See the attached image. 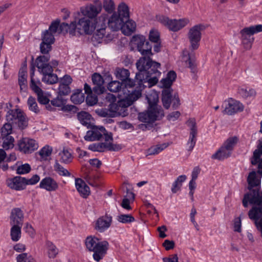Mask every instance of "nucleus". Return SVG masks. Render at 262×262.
I'll list each match as a JSON object with an SVG mask.
<instances>
[{"mask_svg":"<svg viewBox=\"0 0 262 262\" xmlns=\"http://www.w3.org/2000/svg\"><path fill=\"white\" fill-rule=\"evenodd\" d=\"M17 262H36L32 256L27 253L19 254L16 257Z\"/></svg>","mask_w":262,"mask_h":262,"instance_id":"obj_54","label":"nucleus"},{"mask_svg":"<svg viewBox=\"0 0 262 262\" xmlns=\"http://www.w3.org/2000/svg\"><path fill=\"white\" fill-rule=\"evenodd\" d=\"M125 20L123 19L116 12H114L107 19V25L113 31L121 29Z\"/></svg>","mask_w":262,"mask_h":262,"instance_id":"obj_20","label":"nucleus"},{"mask_svg":"<svg viewBox=\"0 0 262 262\" xmlns=\"http://www.w3.org/2000/svg\"><path fill=\"white\" fill-rule=\"evenodd\" d=\"M104 8L105 10L107 13L113 12L115 9V5L113 0H103L102 4V8Z\"/></svg>","mask_w":262,"mask_h":262,"instance_id":"obj_61","label":"nucleus"},{"mask_svg":"<svg viewBox=\"0 0 262 262\" xmlns=\"http://www.w3.org/2000/svg\"><path fill=\"white\" fill-rule=\"evenodd\" d=\"M75 186L78 192L83 197H86L90 194V188L82 179H75Z\"/></svg>","mask_w":262,"mask_h":262,"instance_id":"obj_25","label":"nucleus"},{"mask_svg":"<svg viewBox=\"0 0 262 262\" xmlns=\"http://www.w3.org/2000/svg\"><path fill=\"white\" fill-rule=\"evenodd\" d=\"M78 23L76 21H72L70 24L63 23L60 26L61 32L63 33L69 32L72 36L76 35L77 33Z\"/></svg>","mask_w":262,"mask_h":262,"instance_id":"obj_26","label":"nucleus"},{"mask_svg":"<svg viewBox=\"0 0 262 262\" xmlns=\"http://www.w3.org/2000/svg\"><path fill=\"white\" fill-rule=\"evenodd\" d=\"M116 76L117 78L124 82L129 77V72L128 70L125 69H119L116 71Z\"/></svg>","mask_w":262,"mask_h":262,"instance_id":"obj_56","label":"nucleus"},{"mask_svg":"<svg viewBox=\"0 0 262 262\" xmlns=\"http://www.w3.org/2000/svg\"><path fill=\"white\" fill-rule=\"evenodd\" d=\"M169 146L168 143H164L151 146L147 150L149 155H157Z\"/></svg>","mask_w":262,"mask_h":262,"instance_id":"obj_37","label":"nucleus"},{"mask_svg":"<svg viewBox=\"0 0 262 262\" xmlns=\"http://www.w3.org/2000/svg\"><path fill=\"white\" fill-rule=\"evenodd\" d=\"M150 57H141L136 63L139 72L136 74V78L137 80H139L138 84L140 88L143 82H148L149 87L156 84L161 74L159 71L160 63L152 60Z\"/></svg>","mask_w":262,"mask_h":262,"instance_id":"obj_1","label":"nucleus"},{"mask_svg":"<svg viewBox=\"0 0 262 262\" xmlns=\"http://www.w3.org/2000/svg\"><path fill=\"white\" fill-rule=\"evenodd\" d=\"M42 42L44 43H53L54 42V36L53 34L48 30L45 31L42 34Z\"/></svg>","mask_w":262,"mask_h":262,"instance_id":"obj_57","label":"nucleus"},{"mask_svg":"<svg viewBox=\"0 0 262 262\" xmlns=\"http://www.w3.org/2000/svg\"><path fill=\"white\" fill-rule=\"evenodd\" d=\"M151 48L152 46L149 42L148 41H146V42L141 47V49L143 50V51H141L140 49H138V51L143 56H151L152 55Z\"/></svg>","mask_w":262,"mask_h":262,"instance_id":"obj_48","label":"nucleus"},{"mask_svg":"<svg viewBox=\"0 0 262 262\" xmlns=\"http://www.w3.org/2000/svg\"><path fill=\"white\" fill-rule=\"evenodd\" d=\"M186 124L190 128V135L188 141L187 143L188 151H192L196 142L197 129L196 127L195 120L194 119H189Z\"/></svg>","mask_w":262,"mask_h":262,"instance_id":"obj_16","label":"nucleus"},{"mask_svg":"<svg viewBox=\"0 0 262 262\" xmlns=\"http://www.w3.org/2000/svg\"><path fill=\"white\" fill-rule=\"evenodd\" d=\"M77 118L79 122L84 126L89 128L92 124V116L87 112H81L77 114Z\"/></svg>","mask_w":262,"mask_h":262,"instance_id":"obj_29","label":"nucleus"},{"mask_svg":"<svg viewBox=\"0 0 262 262\" xmlns=\"http://www.w3.org/2000/svg\"><path fill=\"white\" fill-rule=\"evenodd\" d=\"M248 215L251 220L254 221V223L257 229L260 232L262 237V218L259 219L260 216V210L257 209L256 207H253L249 211Z\"/></svg>","mask_w":262,"mask_h":262,"instance_id":"obj_21","label":"nucleus"},{"mask_svg":"<svg viewBox=\"0 0 262 262\" xmlns=\"http://www.w3.org/2000/svg\"><path fill=\"white\" fill-rule=\"evenodd\" d=\"M97 114L102 117H115L116 112L110 111L108 109L101 108L96 111Z\"/></svg>","mask_w":262,"mask_h":262,"instance_id":"obj_59","label":"nucleus"},{"mask_svg":"<svg viewBox=\"0 0 262 262\" xmlns=\"http://www.w3.org/2000/svg\"><path fill=\"white\" fill-rule=\"evenodd\" d=\"M164 116V111L160 105H152L148 106L146 111L139 113L138 119L143 122L152 123L162 119Z\"/></svg>","mask_w":262,"mask_h":262,"instance_id":"obj_5","label":"nucleus"},{"mask_svg":"<svg viewBox=\"0 0 262 262\" xmlns=\"http://www.w3.org/2000/svg\"><path fill=\"white\" fill-rule=\"evenodd\" d=\"M4 124L1 128V137L11 136L10 135L12 132V126L11 122Z\"/></svg>","mask_w":262,"mask_h":262,"instance_id":"obj_58","label":"nucleus"},{"mask_svg":"<svg viewBox=\"0 0 262 262\" xmlns=\"http://www.w3.org/2000/svg\"><path fill=\"white\" fill-rule=\"evenodd\" d=\"M38 102L42 104H47L49 102V99L47 94L42 90L36 94Z\"/></svg>","mask_w":262,"mask_h":262,"instance_id":"obj_64","label":"nucleus"},{"mask_svg":"<svg viewBox=\"0 0 262 262\" xmlns=\"http://www.w3.org/2000/svg\"><path fill=\"white\" fill-rule=\"evenodd\" d=\"M34 70L35 67H32L31 69V83H30V88L32 90V91L36 94L42 90L40 89V86L41 83L39 80L35 81L33 78V76L34 75Z\"/></svg>","mask_w":262,"mask_h":262,"instance_id":"obj_35","label":"nucleus"},{"mask_svg":"<svg viewBox=\"0 0 262 262\" xmlns=\"http://www.w3.org/2000/svg\"><path fill=\"white\" fill-rule=\"evenodd\" d=\"M6 185L10 189L16 191H21L26 189L25 178L15 176L8 178L6 180Z\"/></svg>","mask_w":262,"mask_h":262,"instance_id":"obj_18","label":"nucleus"},{"mask_svg":"<svg viewBox=\"0 0 262 262\" xmlns=\"http://www.w3.org/2000/svg\"><path fill=\"white\" fill-rule=\"evenodd\" d=\"M231 153V151L222 145L215 153L212 155L211 158L214 159L223 160L229 157Z\"/></svg>","mask_w":262,"mask_h":262,"instance_id":"obj_28","label":"nucleus"},{"mask_svg":"<svg viewBox=\"0 0 262 262\" xmlns=\"http://www.w3.org/2000/svg\"><path fill=\"white\" fill-rule=\"evenodd\" d=\"M238 142V138L236 136H232L228 138L223 144V145L231 152Z\"/></svg>","mask_w":262,"mask_h":262,"instance_id":"obj_42","label":"nucleus"},{"mask_svg":"<svg viewBox=\"0 0 262 262\" xmlns=\"http://www.w3.org/2000/svg\"><path fill=\"white\" fill-rule=\"evenodd\" d=\"M177 77L176 73L171 71L169 72L165 78H163L160 81V86L164 88V89H171V85L174 81H175Z\"/></svg>","mask_w":262,"mask_h":262,"instance_id":"obj_27","label":"nucleus"},{"mask_svg":"<svg viewBox=\"0 0 262 262\" xmlns=\"http://www.w3.org/2000/svg\"><path fill=\"white\" fill-rule=\"evenodd\" d=\"M157 19L161 24L173 32H177L181 30L190 23L189 19L187 17L178 19H170L167 16L162 15L158 17Z\"/></svg>","mask_w":262,"mask_h":262,"instance_id":"obj_6","label":"nucleus"},{"mask_svg":"<svg viewBox=\"0 0 262 262\" xmlns=\"http://www.w3.org/2000/svg\"><path fill=\"white\" fill-rule=\"evenodd\" d=\"M40 188L46 190L48 192L56 191L59 188L58 182L51 177H46L42 179L39 183Z\"/></svg>","mask_w":262,"mask_h":262,"instance_id":"obj_19","label":"nucleus"},{"mask_svg":"<svg viewBox=\"0 0 262 262\" xmlns=\"http://www.w3.org/2000/svg\"><path fill=\"white\" fill-rule=\"evenodd\" d=\"M17 145L19 150L25 154L32 153L39 147L36 140L28 138H23L19 140Z\"/></svg>","mask_w":262,"mask_h":262,"instance_id":"obj_11","label":"nucleus"},{"mask_svg":"<svg viewBox=\"0 0 262 262\" xmlns=\"http://www.w3.org/2000/svg\"><path fill=\"white\" fill-rule=\"evenodd\" d=\"M108 15L102 13L100 15L92 19L93 26L95 28L94 35L98 39H103L107 35Z\"/></svg>","mask_w":262,"mask_h":262,"instance_id":"obj_7","label":"nucleus"},{"mask_svg":"<svg viewBox=\"0 0 262 262\" xmlns=\"http://www.w3.org/2000/svg\"><path fill=\"white\" fill-rule=\"evenodd\" d=\"M182 62L184 66L190 69L192 72H195L196 66L195 60L194 58L191 57L189 54L182 57Z\"/></svg>","mask_w":262,"mask_h":262,"instance_id":"obj_34","label":"nucleus"},{"mask_svg":"<svg viewBox=\"0 0 262 262\" xmlns=\"http://www.w3.org/2000/svg\"><path fill=\"white\" fill-rule=\"evenodd\" d=\"M59 161L63 163L68 164L73 159L72 154L70 150L67 148H63L58 154Z\"/></svg>","mask_w":262,"mask_h":262,"instance_id":"obj_32","label":"nucleus"},{"mask_svg":"<svg viewBox=\"0 0 262 262\" xmlns=\"http://www.w3.org/2000/svg\"><path fill=\"white\" fill-rule=\"evenodd\" d=\"M85 245L89 251L94 252L93 257L97 262L103 258L109 246L107 241H101L94 236H88L85 240Z\"/></svg>","mask_w":262,"mask_h":262,"instance_id":"obj_3","label":"nucleus"},{"mask_svg":"<svg viewBox=\"0 0 262 262\" xmlns=\"http://www.w3.org/2000/svg\"><path fill=\"white\" fill-rule=\"evenodd\" d=\"M77 33L80 35H91L95 31L93 27L92 19L88 17H82L77 21Z\"/></svg>","mask_w":262,"mask_h":262,"instance_id":"obj_12","label":"nucleus"},{"mask_svg":"<svg viewBox=\"0 0 262 262\" xmlns=\"http://www.w3.org/2000/svg\"><path fill=\"white\" fill-rule=\"evenodd\" d=\"M116 220L123 224H129L135 221V218L131 214H121L117 216Z\"/></svg>","mask_w":262,"mask_h":262,"instance_id":"obj_49","label":"nucleus"},{"mask_svg":"<svg viewBox=\"0 0 262 262\" xmlns=\"http://www.w3.org/2000/svg\"><path fill=\"white\" fill-rule=\"evenodd\" d=\"M112 217L110 216H104L99 218L96 223L95 229L100 232H104L111 226Z\"/></svg>","mask_w":262,"mask_h":262,"instance_id":"obj_23","label":"nucleus"},{"mask_svg":"<svg viewBox=\"0 0 262 262\" xmlns=\"http://www.w3.org/2000/svg\"><path fill=\"white\" fill-rule=\"evenodd\" d=\"M31 167L28 163L18 165L16 169V173L18 174H25L30 172Z\"/></svg>","mask_w":262,"mask_h":262,"instance_id":"obj_55","label":"nucleus"},{"mask_svg":"<svg viewBox=\"0 0 262 262\" xmlns=\"http://www.w3.org/2000/svg\"><path fill=\"white\" fill-rule=\"evenodd\" d=\"M238 94L243 98L253 97L256 95V92L253 89L240 88L238 89Z\"/></svg>","mask_w":262,"mask_h":262,"instance_id":"obj_45","label":"nucleus"},{"mask_svg":"<svg viewBox=\"0 0 262 262\" xmlns=\"http://www.w3.org/2000/svg\"><path fill=\"white\" fill-rule=\"evenodd\" d=\"M261 32H262V25L259 24L245 27L241 30L240 34H244L252 36L254 34Z\"/></svg>","mask_w":262,"mask_h":262,"instance_id":"obj_31","label":"nucleus"},{"mask_svg":"<svg viewBox=\"0 0 262 262\" xmlns=\"http://www.w3.org/2000/svg\"><path fill=\"white\" fill-rule=\"evenodd\" d=\"M71 100L75 104H80L84 100V94L81 91L75 92L71 96Z\"/></svg>","mask_w":262,"mask_h":262,"instance_id":"obj_50","label":"nucleus"},{"mask_svg":"<svg viewBox=\"0 0 262 262\" xmlns=\"http://www.w3.org/2000/svg\"><path fill=\"white\" fill-rule=\"evenodd\" d=\"M136 29V23L132 20H128L122 25L121 30L125 35H129L134 32Z\"/></svg>","mask_w":262,"mask_h":262,"instance_id":"obj_30","label":"nucleus"},{"mask_svg":"<svg viewBox=\"0 0 262 262\" xmlns=\"http://www.w3.org/2000/svg\"><path fill=\"white\" fill-rule=\"evenodd\" d=\"M206 29L202 24L195 25L191 27L187 33V38L190 43V48L195 50L198 49L202 38L201 32Z\"/></svg>","mask_w":262,"mask_h":262,"instance_id":"obj_8","label":"nucleus"},{"mask_svg":"<svg viewBox=\"0 0 262 262\" xmlns=\"http://www.w3.org/2000/svg\"><path fill=\"white\" fill-rule=\"evenodd\" d=\"M10 230V236L11 239L14 242H17L19 240L21 234V227L20 225H11Z\"/></svg>","mask_w":262,"mask_h":262,"instance_id":"obj_36","label":"nucleus"},{"mask_svg":"<svg viewBox=\"0 0 262 262\" xmlns=\"http://www.w3.org/2000/svg\"><path fill=\"white\" fill-rule=\"evenodd\" d=\"M242 43L243 45L244 48L246 50H250L254 41V38L250 35L241 34Z\"/></svg>","mask_w":262,"mask_h":262,"instance_id":"obj_46","label":"nucleus"},{"mask_svg":"<svg viewBox=\"0 0 262 262\" xmlns=\"http://www.w3.org/2000/svg\"><path fill=\"white\" fill-rule=\"evenodd\" d=\"M123 92L124 96H122L121 94L119 95L121 98L118 104L112 103L109 105L108 110L112 112H116L115 117L120 115L119 111L120 107H126L131 105L135 101L137 100L141 96V92L139 90L130 91L124 88Z\"/></svg>","mask_w":262,"mask_h":262,"instance_id":"obj_4","label":"nucleus"},{"mask_svg":"<svg viewBox=\"0 0 262 262\" xmlns=\"http://www.w3.org/2000/svg\"><path fill=\"white\" fill-rule=\"evenodd\" d=\"M122 83L117 80L110 82L107 86L109 91L112 92H117L121 88Z\"/></svg>","mask_w":262,"mask_h":262,"instance_id":"obj_60","label":"nucleus"},{"mask_svg":"<svg viewBox=\"0 0 262 262\" xmlns=\"http://www.w3.org/2000/svg\"><path fill=\"white\" fill-rule=\"evenodd\" d=\"M110 145L109 143H95L89 145L88 148L93 151L103 152L109 148Z\"/></svg>","mask_w":262,"mask_h":262,"instance_id":"obj_40","label":"nucleus"},{"mask_svg":"<svg viewBox=\"0 0 262 262\" xmlns=\"http://www.w3.org/2000/svg\"><path fill=\"white\" fill-rule=\"evenodd\" d=\"M54 169L60 176H71V173L67 169L61 166L57 161L55 162L54 165Z\"/></svg>","mask_w":262,"mask_h":262,"instance_id":"obj_47","label":"nucleus"},{"mask_svg":"<svg viewBox=\"0 0 262 262\" xmlns=\"http://www.w3.org/2000/svg\"><path fill=\"white\" fill-rule=\"evenodd\" d=\"M258 177L255 171H252L249 174L247 178L248 189L250 191L249 193L245 194L243 200V204L245 207H247L248 203L259 205L262 203V190L259 191V186L261 182V178Z\"/></svg>","mask_w":262,"mask_h":262,"instance_id":"obj_2","label":"nucleus"},{"mask_svg":"<svg viewBox=\"0 0 262 262\" xmlns=\"http://www.w3.org/2000/svg\"><path fill=\"white\" fill-rule=\"evenodd\" d=\"M52 151V149L49 146H45L42 148L39 151V155L42 159H46L48 157L50 156Z\"/></svg>","mask_w":262,"mask_h":262,"instance_id":"obj_62","label":"nucleus"},{"mask_svg":"<svg viewBox=\"0 0 262 262\" xmlns=\"http://www.w3.org/2000/svg\"><path fill=\"white\" fill-rule=\"evenodd\" d=\"M0 140L3 141L2 146L5 150L12 148L14 147V139L12 136L1 137Z\"/></svg>","mask_w":262,"mask_h":262,"instance_id":"obj_44","label":"nucleus"},{"mask_svg":"<svg viewBox=\"0 0 262 262\" xmlns=\"http://www.w3.org/2000/svg\"><path fill=\"white\" fill-rule=\"evenodd\" d=\"M257 148L251 158V163L252 165L257 166L258 172L262 175V137L257 141Z\"/></svg>","mask_w":262,"mask_h":262,"instance_id":"obj_17","label":"nucleus"},{"mask_svg":"<svg viewBox=\"0 0 262 262\" xmlns=\"http://www.w3.org/2000/svg\"><path fill=\"white\" fill-rule=\"evenodd\" d=\"M90 130L87 131L84 137L85 140L88 141H98L102 137L105 133V128L102 126L92 125Z\"/></svg>","mask_w":262,"mask_h":262,"instance_id":"obj_13","label":"nucleus"},{"mask_svg":"<svg viewBox=\"0 0 262 262\" xmlns=\"http://www.w3.org/2000/svg\"><path fill=\"white\" fill-rule=\"evenodd\" d=\"M102 10V3L100 0H94L93 3L88 4L80 9L83 15L92 19L98 16Z\"/></svg>","mask_w":262,"mask_h":262,"instance_id":"obj_9","label":"nucleus"},{"mask_svg":"<svg viewBox=\"0 0 262 262\" xmlns=\"http://www.w3.org/2000/svg\"><path fill=\"white\" fill-rule=\"evenodd\" d=\"M27 75L26 71L24 70H20L18 75V83L21 91L26 92L27 90Z\"/></svg>","mask_w":262,"mask_h":262,"instance_id":"obj_38","label":"nucleus"},{"mask_svg":"<svg viewBox=\"0 0 262 262\" xmlns=\"http://www.w3.org/2000/svg\"><path fill=\"white\" fill-rule=\"evenodd\" d=\"M49 59L50 56L48 55L40 56L36 58V67L43 76L53 72L52 67L48 63Z\"/></svg>","mask_w":262,"mask_h":262,"instance_id":"obj_14","label":"nucleus"},{"mask_svg":"<svg viewBox=\"0 0 262 262\" xmlns=\"http://www.w3.org/2000/svg\"><path fill=\"white\" fill-rule=\"evenodd\" d=\"M24 219V214L20 209L16 208L12 210L10 216V224L11 225L22 226Z\"/></svg>","mask_w":262,"mask_h":262,"instance_id":"obj_22","label":"nucleus"},{"mask_svg":"<svg viewBox=\"0 0 262 262\" xmlns=\"http://www.w3.org/2000/svg\"><path fill=\"white\" fill-rule=\"evenodd\" d=\"M42 81L48 84H54L58 82V78L57 76L52 72L43 75Z\"/></svg>","mask_w":262,"mask_h":262,"instance_id":"obj_52","label":"nucleus"},{"mask_svg":"<svg viewBox=\"0 0 262 262\" xmlns=\"http://www.w3.org/2000/svg\"><path fill=\"white\" fill-rule=\"evenodd\" d=\"M146 99L148 103V106L158 105L159 95L156 91L150 90L146 95Z\"/></svg>","mask_w":262,"mask_h":262,"instance_id":"obj_39","label":"nucleus"},{"mask_svg":"<svg viewBox=\"0 0 262 262\" xmlns=\"http://www.w3.org/2000/svg\"><path fill=\"white\" fill-rule=\"evenodd\" d=\"M46 245L49 257L50 258H55L58 253L57 248L52 242L50 241H47Z\"/></svg>","mask_w":262,"mask_h":262,"instance_id":"obj_43","label":"nucleus"},{"mask_svg":"<svg viewBox=\"0 0 262 262\" xmlns=\"http://www.w3.org/2000/svg\"><path fill=\"white\" fill-rule=\"evenodd\" d=\"M171 89H163L162 91V102L163 106L168 109L170 105L171 101Z\"/></svg>","mask_w":262,"mask_h":262,"instance_id":"obj_33","label":"nucleus"},{"mask_svg":"<svg viewBox=\"0 0 262 262\" xmlns=\"http://www.w3.org/2000/svg\"><path fill=\"white\" fill-rule=\"evenodd\" d=\"M124 20L129 17V9L127 5L124 3H121L118 7V11L116 12Z\"/></svg>","mask_w":262,"mask_h":262,"instance_id":"obj_41","label":"nucleus"},{"mask_svg":"<svg viewBox=\"0 0 262 262\" xmlns=\"http://www.w3.org/2000/svg\"><path fill=\"white\" fill-rule=\"evenodd\" d=\"M92 80L95 86L93 88V91L100 94L104 92V88L103 86L104 80L101 75L98 73H94L92 77Z\"/></svg>","mask_w":262,"mask_h":262,"instance_id":"obj_24","label":"nucleus"},{"mask_svg":"<svg viewBox=\"0 0 262 262\" xmlns=\"http://www.w3.org/2000/svg\"><path fill=\"white\" fill-rule=\"evenodd\" d=\"M132 41L137 46V49H141V47L143 46L146 41L145 36L143 35H135L133 37ZM140 50L143 51L142 49H140Z\"/></svg>","mask_w":262,"mask_h":262,"instance_id":"obj_53","label":"nucleus"},{"mask_svg":"<svg viewBox=\"0 0 262 262\" xmlns=\"http://www.w3.org/2000/svg\"><path fill=\"white\" fill-rule=\"evenodd\" d=\"M6 120L18 124L21 129L25 128L28 125V119L24 113L19 110H11L7 112Z\"/></svg>","mask_w":262,"mask_h":262,"instance_id":"obj_10","label":"nucleus"},{"mask_svg":"<svg viewBox=\"0 0 262 262\" xmlns=\"http://www.w3.org/2000/svg\"><path fill=\"white\" fill-rule=\"evenodd\" d=\"M227 104L223 111V113L228 115H232L238 112H242L244 106L239 101L232 98H229L225 101Z\"/></svg>","mask_w":262,"mask_h":262,"instance_id":"obj_15","label":"nucleus"},{"mask_svg":"<svg viewBox=\"0 0 262 262\" xmlns=\"http://www.w3.org/2000/svg\"><path fill=\"white\" fill-rule=\"evenodd\" d=\"M66 102V100L62 98L61 96L59 95H58L56 98L51 101V104L53 106L61 108L65 105Z\"/></svg>","mask_w":262,"mask_h":262,"instance_id":"obj_63","label":"nucleus"},{"mask_svg":"<svg viewBox=\"0 0 262 262\" xmlns=\"http://www.w3.org/2000/svg\"><path fill=\"white\" fill-rule=\"evenodd\" d=\"M27 104L29 110L37 114L39 112V109L38 107L36 99L32 96H30L27 101Z\"/></svg>","mask_w":262,"mask_h":262,"instance_id":"obj_51","label":"nucleus"}]
</instances>
